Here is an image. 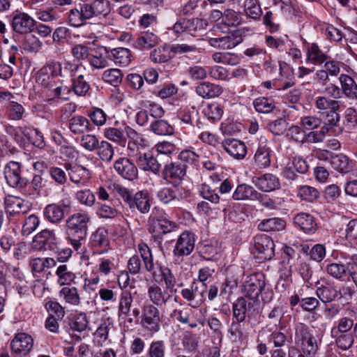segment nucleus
<instances>
[{
	"instance_id": "obj_36",
	"label": "nucleus",
	"mask_w": 357,
	"mask_h": 357,
	"mask_svg": "<svg viewBox=\"0 0 357 357\" xmlns=\"http://www.w3.org/2000/svg\"><path fill=\"white\" fill-rule=\"evenodd\" d=\"M199 23L198 19H188L182 18L178 20L172 27L174 33L179 34L187 32L190 34H193L197 31V24Z\"/></svg>"
},
{
	"instance_id": "obj_39",
	"label": "nucleus",
	"mask_w": 357,
	"mask_h": 357,
	"mask_svg": "<svg viewBox=\"0 0 357 357\" xmlns=\"http://www.w3.org/2000/svg\"><path fill=\"white\" fill-rule=\"evenodd\" d=\"M257 190L251 185L241 184L233 193V199L236 201H254Z\"/></svg>"
},
{
	"instance_id": "obj_3",
	"label": "nucleus",
	"mask_w": 357,
	"mask_h": 357,
	"mask_svg": "<svg viewBox=\"0 0 357 357\" xmlns=\"http://www.w3.org/2000/svg\"><path fill=\"white\" fill-rule=\"evenodd\" d=\"M90 219L86 213H77L70 215L66 220L68 234L79 239H85Z\"/></svg>"
},
{
	"instance_id": "obj_53",
	"label": "nucleus",
	"mask_w": 357,
	"mask_h": 357,
	"mask_svg": "<svg viewBox=\"0 0 357 357\" xmlns=\"http://www.w3.org/2000/svg\"><path fill=\"white\" fill-rule=\"evenodd\" d=\"M331 166L340 172H347L349 171V160L344 154L333 155L331 158Z\"/></svg>"
},
{
	"instance_id": "obj_29",
	"label": "nucleus",
	"mask_w": 357,
	"mask_h": 357,
	"mask_svg": "<svg viewBox=\"0 0 357 357\" xmlns=\"http://www.w3.org/2000/svg\"><path fill=\"white\" fill-rule=\"evenodd\" d=\"M261 139L258 149L254 156L255 163L259 168H266L271 165V148L266 140Z\"/></svg>"
},
{
	"instance_id": "obj_50",
	"label": "nucleus",
	"mask_w": 357,
	"mask_h": 357,
	"mask_svg": "<svg viewBox=\"0 0 357 357\" xmlns=\"http://www.w3.org/2000/svg\"><path fill=\"white\" fill-rule=\"evenodd\" d=\"M337 291L332 287L321 286L316 290V294L324 303L333 301L337 296Z\"/></svg>"
},
{
	"instance_id": "obj_25",
	"label": "nucleus",
	"mask_w": 357,
	"mask_h": 357,
	"mask_svg": "<svg viewBox=\"0 0 357 357\" xmlns=\"http://www.w3.org/2000/svg\"><path fill=\"white\" fill-rule=\"evenodd\" d=\"M225 151L236 160L243 159L247 154V147L244 142L234 138L226 139L222 142Z\"/></svg>"
},
{
	"instance_id": "obj_11",
	"label": "nucleus",
	"mask_w": 357,
	"mask_h": 357,
	"mask_svg": "<svg viewBox=\"0 0 357 357\" xmlns=\"http://www.w3.org/2000/svg\"><path fill=\"white\" fill-rule=\"evenodd\" d=\"M296 337L301 342V350L304 355L312 356L316 354L318 348L317 340L305 326H301L296 329Z\"/></svg>"
},
{
	"instance_id": "obj_33",
	"label": "nucleus",
	"mask_w": 357,
	"mask_h": 357,
	"mask_svg": "<svg viewBox=\"0 0 357 357\" xmlns=\"http://www.w3.org/2000/svg\"><path fill=\"white\" fill-rule=\"evenodd\" d=\"M139 168L144 171H151L155 174L160 172L161 165L157 158L153 157L150 153H144L140 155L137 162Z\"/></svg>"
},
{
	"instance_id": "obj_43",
	"label": "nucleus",
	"mask_w": 357,
	"mask_h": 357,
	"mask_svg": "<svg viewBox=\"0 0 357 357\" xmlns=\"http://www.w3.org/2000/svg\"><path fill=\"white\" fill-rule=\"evenodd\" d=\"M315 107L319 110V114L330 109H339L340 104L337 100L330 99L325 96H319L316 98Z\"/></svg>"
},
{
	"instance_id": "obj_56",
	"label": "nucleus",
	"mask_w": 357,
	"mask_h": 357,
	"mask_svg": "<svg viewBox=\"0 0 357 357\" xmlns=\"http://www.w3.org/2000/svg\"><path fill=\"white\" fill-rule=\"evenodd\" d=\"M56 237L54 230L44 229L39 232L34 238V242L38 243L40 247H45L47 244H54Z\"/></svg>"
},
{
	"instance_id": "obj_30",
	"label": "nucleus",
	"mask_w": 357,
	"mask_h": 357,
	"mask_svg": "<svg viewBox=\"0 0 357 357\" xmlns=\"http://www.w3.org/2000/svg\"><path fill=\"white\" fill-rule=\"evenodd\" d=\"M341 85V91L347 98L357 101V84L354 79L348 75L341 74L339 77Z\"/></svg>"
},
{
	"instance_id": "obj_31",
	"label": "nucleus",
	"mask_w": 357,
	"mask_h": 357,
	"mask_svg": "<svg viewBox=\"0 0 357 357\" xmlns=\"http://www.w3.org/2000/svg\"><path fill=\"white\" fill-rule=\"evenodd\" d=\"M5 205L6 213L10 215L25 213L29 209V206L23 199L13 196H8L6 198Z\"/></svg>"
},
{
	"instance_id": "obj_9",
	"label": "nucleus",
	"mask_w": 357,
	"mask_h": 357,
	"mask_svg": "<svg viewBox=\"0 0 357 357\" xmlns=\"http://www.w3.org/2000/svg\"><path fill=\"white\" fill-rule=\"evenodd\" d=\"M70 202L68 199H62L57 204H48L44 209V216L50 222L58 224L68 213Z\"/></svg>"
},
{
	"instance_id": "obj_55",
	"label": "nucleus",
	"mask_w": 357,
	"mask_h": 357,
	"mask_svg": "<svg viewBox=\"0 0 357 357\" xmlns=\"http://www.w3.org/2000/svg\"><path fill=\"white\" fill-rule=\"evenodd\" d=\"M105 137L110 141L116 142L121 146H125L126 143V137L123 130L116 128H108L104 131Z\"/></svg>"
},
{
	"instance_id": "obj_4",
	"label": "nucleus",
	"mask_w": 357,
	"mask_h": 357,
	"mask_svg": "<svg viewBox=\"0 0 357 357\" xmlns=\"http://www.w3.org/2000/svg\"><path fill=\"white\" fill-rule=\"evenodd\" d=\"M274 250V242L269 236L259 234L255 237L252 253L259 262L272 259Z\"/></svg>"
},
{
	"instance_id": "obj_34",
	"label": "nucleus",
	"mask_w": 357,
	"mask_h": 357,
	"mask_svg": "<svg viewBox=\"0 0 357 357\" xmlns=\"http://www.w3.org/2000/svg\"><path fill=\"white\" fill-rule=\"evenodd\" d=\"M108 57L116 65L127 66L131 61L130 51L124 47L114 48L108 51Z\"/></svg>"
},
{
	"instance_id": "obj_40",
	"label": "nucleus",
	"mask_w": 357,
	"mask_h": 357,
	"mask_svg": "<svg viewBox=\"0 0 357 357\" xmlns=\"http://www.w3.org/2000/svg\"><path fill=\"white\" fill-rule=\"evenodd\" d=\"M294 223L305 232L314 231L316 228L314 218L309 213L297 214L294 217Z\"/></svg>"
},
{
	"instance_id": "obj_6",
	"label": "nucleus",
	"mask_w": 357,
	"mask_h": 357,
	"mask_svg": "<svg viewBox=\"0 0 357 357\" xmlns=\"http://www.w3.org/2000/svg\"><path fill=\"white\" fill-rule=\"evenodd\" d=\"M161 317L158 307L152 304L143 307L141 316V325L150 333H157L160 328Z\"/></svg>"
},
{
	"instance_id": "obj_41",
	"label": "nucleus",
	"mask_w": 357,
	"mask_h": 357,
	"mask_svg": "<svg viewBox=\"0 0 357 357\" xmlns=\"http://www.w3.org/2000/svg\"><path fill=\"white\" fill-rule=\"evenodd\" d=\"M327 55L324 53L319 46L315 44H311L307 51V60L312 63L322 64L327 60Z\"/></svg>"
},
{
	"instance_id": "obj_18",
	"label": "nucleus",
	"mask_w": 357,
	"mask_h": 357,
	"mask_svg": "<svg viewBox=\"0 0 357 357\" xmlns=\"http://www.w3.org/2000/svg\"><path fill=\"white\" fill-rule=\"evenodd\" d=\"M115 171L123 178L134 181L138 177V169L128 158H120L114 163Z\"/></svg>"
},
{
	"instance_id": "obj_46",
	"label": "nucleus",
	"mask_w": 357,
	"mask_h": 357,
	"mask_svg": "<svg viewBox=\"0 0 357 357\" xmlns=\"http://www.w3.org/2000/svg\"><path fill=\"white\" fill-rule=\"evenodd\" d=\"M212 59L215 63L235 66L240 62L238 56L230 52H215Z\"/></svg>"
},
{
	"instance_id": "obj_17",
	"label": "nucleus",
	"mask_w": 357,
	"mask_h": 357,
	"mask_svg": "<svg viewBox=\"0 0 357 357\" xmlns=\"http://www.w3.org/2000/svg\"><path fill=\"white\" fill-rule=\"evenodd\" d=\"M197 314L191 309H175L170 314L172 318H176L182 324L188 325L191 328L204 326V321L200 318H197Z\"/></svg>"
},
{
	"instance_id": "obj_37",
	"label": "nucleus",
	"mask_w": 357,
	"mask_h": 357,
	"mask_svg": "<svg viewBox=\"0 0 357 357\" xmlns=\"http://www.w3.org/2000/svg\"><path fill=\"white\" fill-rule=\"evenodd\" d=\"M59 298L66 304L77 306L80 303V296L75 287L66 286L59 292Z\"/></svg>"
},
{
	"instance_id": "obj_51",
	"label": "nucleus",
	"mask_w": 357,
	"mask_h": 357,
	"mask_svg": "<svg viewBox=\"0 0 357 357\" xmlns=\"http://www.w3.org/2000/svg\"><path fill=\"white\" fill-rule=\"evenodd\" d=\"M151 130L158 135H172L174 128L165 120H154L151 123Z\"/></svg>"
},
{
	"instance_id": "obj_58",
	"label": "nucleus",
	"mask_w": 357,
	"mask_h": 357,
	"mask_svg": "<svg viewBox=\"0 0 357 357\" xmlns=\"http://www.w3.org/2000/svg\"><path fill=\"white\" fill-rule=\"evenodd\" d=\"M93 49L84 44L75 45L72 48L70 53L77 60H85L89 59Z\"/></svg>"
},
{
	"instance_id": "obj_7",
	"label": "nucleus",
	"mask_w": 357,
	"mask_h": 357,
	"mask_svg": "<svg viewBox=\"0 0 357 357\" xmlns=\"http://www.w3.org/2000/svg\"><path fill=\"white\" fill-rule=\"evenodd\" d=\"M133 295L129 290H124L121 292L118 307V316L121 319H126L127 317L131 313V315L135 318V324L138 323L140 317V310L137 307H133Z\"/></svg>"
},
{
	"instance_id": "obj_10",
	"label": "nucleus",
	"mask_w": 357,
	"mask_h": 357,
	"mask_svg": "<svg viewBox=\"0 0 357 357\" xmlns=\"http://www.w3.org/2000/svg\"><path fill=\"white\" fill-rule=\"evenodd\" d=\"M195 236L190 231L183 232L178 238L174 245V255L178 258L188 256L195 249Z\"/></svg>"
},
{
	"instance_id": "obj_24",
	"label": "nucleus",
	"mask_w": 357,
	"mask_h": 357,
	"mask_svg": "<svg viewBox=\"0 0 357 357\" xmlns=\"http://www.w3.org/2000/svg\"><path fill=\"white\" fill-rule=\"evenodd\" d=\"M35 26V20L25 13L15 15L12 20V27L17 33H27L31 32Z\"/></svg>"
},
{
	"instance_id": "obj_2",
	"label": "nucleus",
	"mask_w": 357,
	"mask_h": 357,
	"mask_svg": "<svg viewBox=\"0 0 357 357\" xmlns=\"http://www.w3.org/2000/svg\"><path fill=\"white\" fill-rule=\"evenodd\" d=\"M114 188L124 203L131 211H139L142 213H147L151 208L149 195L144 191H138L132 195L127 188L121 185H115Z\"/></svg>"
},
{
	"instance_id": "obj_48",
	"label": "nucleus",
	"mask_w": 357,
	"mask_h": 357,
	"mask_svg": "<svg viewBox=\"0 0 357 357\" xmlns=\"http://www.w3.org/2000/svg\"><path fill=\"white\" fill-rule=\"evenodd\" d=\"M56 275L58 277L57 282L60 286L68 285L75 278V275L68 270L66 265L59 266L56 271Z\"/></svg>"
},
{
	"instance_id": "obj_44",
	"label": "nucleus",
	"mask_w": 357,
	"mask_h": 357,
	"mask_svg": "<svg viewBox=\"0 0 357 357\" xmlns=\"http://www.w3.org/2000/svg\"><path fill=\"white\" fill-rule=\"evenodd\" d=\"M123 77L121 70L118 68L107 69L102 75V80L114 86H117L121 83Z\"/></svg>"
},
{
	"instance_id": "obj_16",
	"label": "nucleus",
	"mask_w": 357,
	"mask_h": 357,
	"mask_svg": "<svg viewBox=\"0 0 357 357\" xmlns=\"http://www.w3.org/2000/svg\"><path fill=\"white\" fill-rule=\"evenodd\" d=\"M65 168L68 171L70 181L77 186H86L91 179L90 170L82 165L66 163Z\"/></svg>"
},
{
	"instance_id": "obj_61",
	"label": "nucleus",
	"mask_w": 357,
	"mask_h": 357,
	"mask_svg": "<svg viewBox=\"0 0 357 357\" xmlns=\"http://www.w3.org/2000/svg\"><path fill=\"white\" fill-rule=\"evenodd\" d=\"M98 149V154L103 161L110 162L114 156V151L111 144L106 141H102Z\"/></svg>"
},
{
	"instance_id": "obj_47",
	"label": "nucleus",
	"mask_w": 357,
	"mask_h": 357,
	"mask_svg": "<svg viewBox=\"0 0 357 357\" xmlns=\"http://www.w3.org/2000/svg\"><path fill=\"white\" fill-rule=\"evenodd\" d=\"M253 106L258 112L267 114L273 110L275 104L271 98L259 97L253 101Z\"/></svg>"
},
{
	"instance_id": "obj_22",
	"label": "nucleus",
	"mask_w": 357,
	"mask_h": 357,
	"mask_svg": "<svg viewBox=\"0 0 357 357\" xmlns=\"http://www.w3.org/2000/svg\"><path fill=\"white\" fill-rule=\"evenodd\" d=\"M90 243L96 253L103 254L107 252L109 249L107 231L103 227L97 229L91 236Z\"/></svg>"
},
{
	"instance_id": "obj_1",
	"label": "nucleus",
	"mask_w": 357,
	"mask_h": 357,
	"mask_svg": "<svg viewBox=\"0 0 357 357\" xmlns=\"http://www.w3.org/2000/svg\"><path fill=\"white\" fill-rule=\"evenodd\" d=\"M82 2L68 13V24L73 27L85 24L86 20L101 14H106L109 10L108 0H80Z\"/></svg>"
},
{
	"instance_id": "obj_38",
	"label": "nucleus",
	"mask_w": 357,
	"mask_h": 357,
	"mask_svg": "<svg viewBox=\"0 0 357 357\" xmlns=\"http://www.w3.org/2000/svg\"><path fill=\"white\" fill-rule=\"evenodd\" d=\"M286 223L284 220L280 218H272L261 220L257 228L263 231H280L284 229Z\"/></svg>"
},
{
	"instance_id": "obj_59",
	"label": "nucleus",
	"mask_w": 357,
	"mask_h": 357,
	"mask_svg": "<svg viewBox=\"0 0 357 357\" xmlns=\"http://www.w3.org/2000/svg\"><path fill=\"white\" fill-rule=\"evenodd\" d=\"M76 199L87 207L93 206L96 203V197L89 189L80 190L75 193Z\"/></svg>"
},
{
	"instance_id": "obj_49",
	"label": "nucleus",
	"mask_w": 357,
	"mask_h": 357,
	"mask_svg": "<svg viewBox=\"0 0 357 357\" xmlns=\"http://www.w3.org/2000/svg\"><path fill=\"white\" fill-rule=\"evenodd\" d=\"M331 336L335 338L337 347L344 351L350 349L354 343V337L351 333H335Z\"/></svg>"
},
{
	"instance_id": "obj_8",
	"label": "nucleus",
	"mask_w": 357,
	"mask_h": 357,
	"mask_svg": "<svg viewBox=\"0 0 357 357\" xmlns=\"http://www.w3.org/2000/svg\"><path fill=\"white\" fill-rule=\"evenodd\" d=\"M265 277L261 273L249 275L243 284V293L247 298L257 300L260 292L265 287Z\"/></svg>"
},
{
	"instance_id": "obj_54",
	"label": "nucleus",
	"mask_w": 357,
	"mask_h": 357,
	"mask_svg": "<svg viewBox=\"0 0 357 357\" xmlns=\"http://www.w3.org/2000/svg\"><path fill=\"white\" fill-rule=\"evenodd\" d=\"M72 87L75 93L79 96H84L90 89L89 83L85 80L84 75H79L72 79Z\"/></svg>"
},
{
	"instance_id": "obj_42",
	"label": "nucleus",
	"mask_w": 357,
	"mask_h": 357,
	"mask_svg": "<svg viewBox=\"0 0 357 357\" xmlns=\"http://www.w3.org/2000/svg\"><path fill=\"white\" fill-rule=\"evenodd\" d=\"M170 52V47L167 45L160 46L151 51L150 59L153 63H165L172 58Z\"/></svg>"
},
{
	"instance_id": "obj_12",
	"label": "nucleus",
	"mask_w": 357,
	"mask_h": 357,
	"mask_svg": "<svg viewBox=\"0 0 357 357\" xmlns=\"http://www.w3.org/2000/svg\"><path fill=\"white\" fill-rule=\"evenodd\" d=\"M243 42L241 33L239 30L230 32L228 34L216 38H209L208 44L220 50H231Z\"/></svg>"
},
{
	"instance_id": "obj_23",
	"label": "nucleus",
	"mask_w": 357,
	"mask_h": 357,
	"mask_svg": "<svg viewBox=\"0 0 357 357\" xmlns=\"http://www.w3.org/2000/svg\"><path fill=\"white\" fill-rule=\"evenodd\" d=\"M197 114L195 107H181L176 113L175 121L177 126L181 128L192 130L195 127L194 119Z\"/></svg>"
},
{
	"instance_id": "obj_32",
	"label": "nucleus",
	"mask_w": 357,
	"mask_h": 357,
	"mask_svg": "<svg viewBox=\"0 0 357 357\" xmlns=\"http://www.w3.org/2000/svg\"><path fill=\"white\" fill-rule=\"evenodd\" d=\"M68 128L75 135L84 134L92 130L89 121L79 115L75 116L69 120Z\"/></svg>"
},
{
	"instance_id": "obj_35",
	"label": "nucleus",
	"mask_w": 357,
	"mask_h": 357,
	"mask_svg": "<svg viewBox=\"0 0 357 357\" xmlns=\"http://www.w3.org/2000/svg\"><path fill=\"white\" fill-rule=\"evenodd\" d=\"M63 68L61 64L57 61H52L46 67L42 69L40 74L38 76V80L40 84L42 79L47 78H52V80L60 79L59 77H63Z\"/></svg>"
},
{
	"instance_id": "obj_63",
	"label": "nucleus",
	"mask_w": 357,
	"mask_h": 357,
	"mask_svg": "<svg viewBox=\"0 0 357 357\" xmlns=\"http://www.w3.org/2000/svg\"><path fill=\"white\" fill-rule=\"evenodd\" d=\"M322 123V119L314 115L305 116L301 119V127L308 130L317 129L321 126Z\"/></svg>"
},
{
	"instance_id": "obj_15",
	"label": "nucleus",
	"mask_w": 357,
	"mask_h": 357,
	"mask_svg": "<svg viewBox=\"0 0 357 357\" xmlns=\"http://www.w3.org/2000/svg\"><path fill=\"white\" fill-rule=\"evenodd\" d=\"M176 289H172L166 287L162 289L156 284H153L148 287V296L152 305L155 306H163L166 305L173 297Z\"/></svg>"
},
{
	"instance_id": "obj_19",
	"label": "nucleus",
	"mask_w": 357,
	"mask_h": 357,
	"mask_svg": "<svg viewBox=\"0 0 357 357\" xmlns=\"http://www.w3.org/2000/svg\"><path fill=\"white\" fill-rule=\"evenodd\" d=\"M186 169L184 165L175 162H170L165 165L162 171L163 178L174 186H178L185 174Z\"/></svg>"
},
{
	"instance_id": "obj_27",
	"label": "nucleus",
	"mask_w": 357,
	"mask_h": 357,
	"mask_svg": "<svg viewBox=\"0 0 357 357\" xmlns=\"http://www.w3.org/2000/svg\"><path fill=\"white\" fill-rule=\"evenodd\" d=\"M108 51L105 47L93 48L89 59V63L93 69L101 70L109 66Z\"/></svg>"
},
{
	"instance_id": "obj_5",
	"label": "nucleus",
	"mask_w": 357,
	"mask_h": 357,
	"mask_svg": "<svg viewBox=\"0 0 357 357\" xmlns=\"http://www.w3.org/2000/svg\"><path fill=\"white\" fill-rule=\"evenodd\" d=\"M4 178L8 185L12 188H24L29 181L22 174V165L15 161L8 162L4 167Z\"/></svg>"
},
{
	"instance_id": "obj_45",
	"label": "nucleus",
	"mask_w": 357,
	"mask_h": 357,
	"mask_svg": "<svg viewBox=\"0 0 357 357\" xmlns=\"http://www.w3.org/2000/svg\"><path fill=\"white\" fill-rule=\"evenodd\" d=\"M96 213L100 218L105 219H114L121 214L114 206L100 202H97Z\"/></svg>"
},
{
	"instance_id": "obj_60",
	"label": "nucleus",
	"mask_w": 357,
	"mask_h": 357,
	"mask_svg": "<svg viewBox=\"0 0 357 357\" xmlns=\"http://www.w3.org/2000/svg\"><path fill=\"white\" fill-rule=\"evenodd\" d=\"M298 195L303 200L312 202L319 198V192L314 187L310 185H301L298 188Z\"/></svg>"
},
{
	"instance_id": "obj_21",
	"label": "nucleus",
	"mask_w": 357,
	"mask_h": 357,
	"mask_svg": "<svg viewBox=\"0 0 357 357\" xmlns=\"http://www.w3.org/2000/svg\"><path fill=\"white\" fill-rule=\"evenodd\" d=\"M251 181L262 192H271L280 188L278 177L270 173H266L260 176H253Z\"/></svg>"
},
{
	"instance_id": "obj_62",
	"label": "nucleus",
	"mask_w": 357,
	"mask_h": 357,
	"mask_svg": "<svg viewBox=\"0 0 357 357\" xmlns=\"http://www.w3.org/2000/svg\"><path fill=\"white\" fill-rule=\"evenodd\" d=\"M45 307L50 314L58 319H62L66 314L64 307L57 301L48 300L45 303Z\"/></svg>"
},
{
	"instance_id": "obj_28",
	"label": "nucleus",
	"mask_w": 357,
	"mask_h": 357,
	"mask_svg": "<svg viewBox=\"0 0 357 357\" xmlns=\"http://www.w3.org/2000/svg\"><path fill=\"white\" fill-rule=\"evenodd\" d=\"M197 94L204 99L219 97L223 92L222 87L219 84L203 82L195 87Z\"/></svg>"
},
{
	"instance_id": "obj_57",
	"label": "nucleus",
	"mask_w": 357,
	"mask_h": 357,
	"mask_svg": "<svg viewBox=\"0 0 357 357\" xmlns=\"http://www.w3.org/2000/svg\"><path fill=\"white\" fill-rule=\"evenodd\" d=\"M157 197L165 204H174L178 202L176 192L169 188H163L158 190Z\"/></svg>"
},
{
	"instance_id": "obj_64",
	"label": "nucleus",
	"mask_w": 357,
	"mask_h": 357,
	"mask_svg": "<svg viewBox=\"0 0 357 357\" xmlns=\"http://www.w3.org/2000/svg\"><path fill=\"white\" fill-rule=\"evenodd\" d=\"M179 159L184 164L183 165L185 166L186 169L188 165L196 166L199 162V155L197 154L195 151L185 149L179 153Z\"/></svg>"
},
{
	"instance_id": "obj_52",
	"label": "nucleus",
	"mask_w": 357,
	"mask_h": 357,
	"mask_svg": "<svg viewBox=\"0 0 357 357\" xmlns=\"http://www.w3.org/2000/svg\"><path fill=\"white\" fill-rule=\"evenodd\" d=\"M166 343L164 340L152 341L147 351L148 357H165Z\"/></svg>"
},
{
	"instance_id": "obj_14",
	"label": "nucleus",
	"mask_w": 357,
	"mask_h": 357,
	"mask_svg": "<svg viewBox=\"0 0 357 357\" xmlns=\"http://www.w3.org/2000/svg\"><path fill=\"white\" fill-rule=\"evenodd\" d=\"M47 78L40 81V84L47 88L51 92V95L55 98L67 100L71 94V86L67 85L63 80H52Z\"/></svg>"
},
{
	"instance_id": "obj_20",
	"label": "nucleus",
	"mask_w": 357,
	"mask_h": 357,
	"mask_svg": "<svg viewBox=\"0 0 357 357\" xmlns=\"http://www.w3.org/2000/svg\"><path fill=\"white\" fill-rule=\"evenodd\" d=\"M339 109H330L324 112H321V115L324 117V121L321 126L325 128L327 132H333L337 135L342 133L343 128L340 126V115L337 112Z\"/></svg>"
},
{
	"instance_id": "obj_13",
	"label": "nucleus",
	"mask_w": 357,
	"mask_h": 357,
	"mask_svg": "<svg viewBox=\"0 0 357 357\" xmlns=\"http://www.w3.org/2000/svg\"><path fill=\"white\" fill-rule=\"evenodd\" d=\"M33 347V338L26 333L15 334L10 342V349L13 353L19 356H26Z\"/></svg>"
},
{
	"instance_id": "obj_26",
	"label": "nucleus",
	"mask_w": 357,
	"mask_h": 357,
	"mask_svg": "<svg viewBox=\"0 0 357 357\" xmlns=\"http://www.w3.org/2000/svg\"><path fill=\"white\" fill-rule=\"evenodd\" d=\"M160 41V38L155 33L151 31H144L135 39L133 46L139 50L146 51L155 47L159 44Z\"/></svg>"
}]
</instances>
